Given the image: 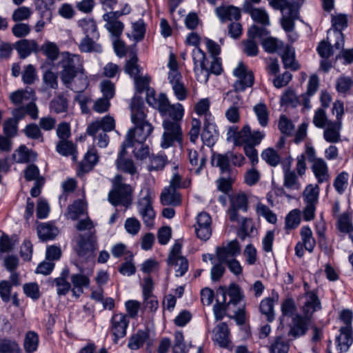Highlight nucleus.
<instances>
[{
    "mask_svg": "<svg viewBox=\"0 0 353 353\" xmlns=\"http://www.w3.org/2000/svg\"><path fill=\"white\" fill-rule=\"evenodd\" d=\"M146 101L149 105L157 109L162 115L168 113L173 120L166 119L163 122L164 132L162 135L161 147L165 149L172 146L174 142L181 143L183 134L179 121L182 119L184 113L182 105L179 103L170 104L164 93H161L157 97L154 90H148Z\"/></svg>",
    "mask_w": 353,
    "mask_h": 353,
    "instance_id": "nucleus-1",
    "label": "nucleus"
},
{
    "mask_svg": "<svg viewBox=\"0 0 353 353\" xmlns=\"http://www.w3.org/2000/svg\"><path fill=\"white\" fill-rule=\"evenodd\" d=\"M59 64L62 69L60 72L61 79L67 88L73 89L72 83L77 76L80 83L76 88L77 91L83 90L87 87L88 81L83 73V61L79 55L63 52L61 53Z\"/></svg>",
    "mask_w": 353,
    "mask_h": 353,
    "instance_id": "nucleus-2",
    "label": "nucleus"
},
{
    "mask_svg": "<svg viewBox=\"0 0 353 353\" xmlns=\"http://www.w3.org/2000/svg\"><path fill=\"white\" fill-rule=\"evenodd\" d=\"M123 179L120 174L117 175L113 181L114 189L109 193V201L114 205L121 204L128 207L132 201V187L123 183Z\"/></svg>",
    "mask_w": 353,
    "mask_h": 353,
    "instance_id": "nucleus-3",
    "label": "nucleus"
},
{
    "mask_svg": "<svg viewBox=\"0 0 353 353\" xmlns=\"http://www.w3.org/2000/svg\"><path fill=\"white\" fill-rule=\"evenodd\" d=\"M265 136L264 131L252 132L248 125H245L239 132L234 127H230L228 132V139L233 138L236 145L248 144L255 146L261 143Z\"/></svg>",
    "mask_w": 353,
    "mask_h": 353,
    "instance_id": "nucleus-4",
    "label": "nucleus"
},
{
    "mask_svg": "<svg viewBox=\"0 0 353 353\" xmlns=\"http://www.w3.org/2000/svg\"><path fill=\"white\" fill-rule=\"evenodd\" d=\"M94 232L81 234L77 240L76 252L81 262L93 260L97 249V239Z\"/></svg>",
    "mask_w": 353,
    "mask_h": 353,
    "instance_id": "nucleus-5",
    "label": "nucleus"
},
{
    "mask_svg": "<svg viewBox=\"0 0 353 353\" xmlns=\"http://www.w3.org/2000/svg\"><path fill=\"white\" fill-rule=\"evenodd\" d=\"M332 29L327 32V39L332 42L336 39L334 48L337 50L343 49L344 46V37L341 30L347 26V16L344 14H338L332 17Z\"/></svg>",
    "mask_w": 353,
    "mask_h": 353,
    "instance_id": "nucleus-6",
    "label": "nucleus"
},
{
    "mask_svg": "<svg viewBox=\"0 0 353 353\" xmlns=\"http://www.w3.org/2000/svg\"><path fill=\"white\" fill-rule=\"evenodd\" d=\"M192 59L194 62V71L196 76V79L205 83L208 82L210 72L208 68V61L206 59V55L199 48L193 50Z\"/></svg>",
    "mask_w": 353,
    "mask_h": 353,
    "instance_id": "nucleus-7",
    "label": "nucleus"
},
{
    "mask_svg": "<svg viewBox=\"0 0 353 353\" xmlns=\"http://www.w3.org/2000/svg\"><path fill=\"white\" fill-rule=\"evenodd\" d=\"M142 197L139 199L137 208L144 223L148 226L153 225L155 212L152 206V193L148 188L141 191Z\"/></svg>",
    "mask_w": 353,
    "mask_h": 353,
    "instance_id": "nucleus-8",
    "label": "nucleus"
},
{
    "mask_svg": "<svg viewBox=\"0 0 353 353\" xmlns=\"http://www.w3.org/2000/svg\"><path fill=\"white\" fill-rule=\"evenodd\" d=\"M153 126L148 121L134 123V128H130L125 136L126 144H132V141H145L153 131Z\"/></svg>",
    "mask_w": 353,
    "mask_h": 353,
    "instance_id": "nucleus-9",
    "label": "nucleus"
},
{
    "mask_svg": "<svg viewBox=\"0 0 353 353\" xmlns=\"http://www.w3.org/2000/svg\"><path fill=\"white\" fill-rule=\"evenodd\" d=\"M234 75L237 80L234 83V88L237 91H243L245 88L252 87L254 83V74L251 71H248L242 63H239L238 66L233 71Z\"/></svg>",
    "mask_w": 353,
    "mask_h": 353,
    "instance_id": "nucleus-10",
    "label": "nucleus"
},
{
    "mask_svg": "<svg viewBox=\"0 0 353 353\" xmlns=\"http://www.w3.org/2000/svg\"><path fill=\"white\" fill-rule=\"evenodd\" d=\"M196 236L202 241H207L212 235V219L205 212H200L196 216L194 225Z\"/></svg>",
    "mask_w": 353,
    "mask_h": 353,
    "instance_id": "nucleus-11",
    "label": "nucleus"
},
{
    "mask_svg": "<svg viewBox=\"0 0 353 353\" xmlns=\"http://www.w3.org/2000/svg\"><path fill=\"white\" fill-rule=\"evenodd\" d=\"M129 324L128 316L123 314H116L111 319L110 332L114 336V343H117L119 339L126 335V330Z\"/></svg>",
    "mask_w": 353,
    "mask_h": 353,
    "instance_id": "nucleus-12",
    "label": "nucleus"
},
{
    "mask_svg": "<svg viewBox=\"0 0 353 353\" xmlns=\"http://www.w3.org/2000/svg\"><path fill=\"white\" fill-rule=\"evenodd\" d=\"M125 13L126 12H119V11L109 12L103 16V20L106 22L105 27L115 38L119 39L123 32L124 26L118 20V18Z\"/></svg>",
    "mask_w": 353,
    "mask_h": 353,
    "instance_id": "nucleus-13",
    "label": "nucleus"
},
{
    "mask_svg": "<svg viewBox=\"0 0 353 353\" xmlns=\"http://www.w3.org/2000/svg\"><path fill=\"white\" fill-rule=\"evenodd\" d=\"M241 252L237 241H232L224 247L216 248V256L220 263H227Z\"/></svg>",
    "mask_w": 353,
    "mask_h": 353,
    "instance_id": "nucleus-14",
    "label": "nucleus"
},
{
    "mask_svg": "<svg viewBox=\"0 0 353 353\" xmlns=\"http://www.w3.org/2000/svg\"><path fill=\"white\" fill-rule=\"evenodd\" d=\"M310 323V321L307 317H303L298 314H295L292 317L288 335L294 339L305 335L308 330Z\"/></svg>",
    "mask_w": 353,
    "mask_h": 353,
    "instance_id": "nucleus-15",
    "label": "nucleus"
},
{
    "mask_svg": "<svg viewBox=\"0 0 353 353\" xmlns=\"http://www.w3.org/2000/svg\"><path fill=\"white\" fill-rule=\"evenodd\" d=\"M115 128V121L110 116H105L101 120L91 123L88 128L87 133L90 136H95L99 131L110 132Z\"/></svg>",
    "mask_w": 353,
    "mask_h": 353,
    "instance_id": "nucleus-16",
    "label": "nucleus"
},
{
    "mask_svg": "<svg viewBox=\"0 0 353 353\" xmlns=\"http://www.w3.org/2000/svg\"><path fill=\"white\" fill-rule=\"evenodd\" d=\"M131 120L134 123L148 121L144 103L139 97L134 96L130 104Z\"/></svg>",
    "mask_w": 353,
    "mask_h": 353,
    "instance_id": "nucleus-17",
    "label": "nucleus"
},
{
    "mask_svg": "<svg viewBox=\"0 0 353 353\" xmlns=\"http://www.w3.org/2000/svg\"><path fill=\"white\" fill-rule=\"evenodd\" d=\"M245 12L248 13L251 18L256 22L267 26L270 24L269 15L265 9L255 8L250 3L245 2L243 6Z\"/></svg>",
    "mask_w": 353,
    "mask_h": 353,
    "instance_id": "nucleus-18",
    "label": "nucleus"
},
{
    "mask_svg": "<svg viewBox=\"0 0 353 353\" xmlns=\"http://www.w3.org/2000/svg\"><path fill=\"white\" fill-rule=\"evenodd\" d=\"M226 301V288L219 287L216 291V303L213 307L214 317L216 321L221 320L225 315V312L229 307Z\"/></svg>",
    "mask_w": 353,
    "mask_h": 353,
    "instance_id": "nucleus-19",
    "label": "nucleus"
},
{
    "mask_svg": "<svg viewBox=\"0 0 353 353\" xmlns=\"http://www.w3.org/2000/svg\"><path fill=\"white\" fill-rule=\"evenodd\" d=\"M168 79L176 99L179 101L185 100L188 96V90L182 81L181 73L173 72L172 74H168Z\"/></svg>",
    "mask_w": 353,
    "mask_h": 353,
    "instance_id": "nucleus-20",
    "label": "nucleus"
},
{
    "mask_svg": "<svg viewBox=\"0 0 353 353\" xmlns=\"http://www.w3.org/2000/svg\"><path fill=\"white\" fill-rule=\"evenodd\" d=\"M125 145H121V150L116 161L117 168L125 173L134 175L137 173V168L131 159L125 157L127 154V151L125 150Z\"/></svg>",
    "mask_w": 353,
    "mask_h": 353,
    "instance_id": "nucleus-21",
    "label": "nucleus"
},
{
    "mask_svg": "<svg viewBox=\"0 0 353 353\" xmlns=\"http://www.w3.org/2000/svg\"><path fill=\"white\" fill-rule=\"evenodd\" d=\"M145 343L148 346L152 345L150 339V333L148 329L139 330L132 334L130 339L128 347L132 350H137L141 348Z\"/></svg>",
    "mask_w": 353,
    "mask_h": 353,
    "instance_id": "nucleus-22",
    "label": "nucleus"
},
{
    "mask_svg": "<svg viewBox=\"0 0 353 353\" xmlns=\"http://www.w3.org/2000/svg\"><path fill=\"white\" fill-rule=\"evenodd\" d=\"M127 141H124L122 145H125V150L128 148H132V154L136 159L143 161L150 156V148L145 141H132V144H126Z\"/></svg>",
    "mask_w": 353,
    "mask_h": 353,
    "instance_id": "nucleus-23",
    "label": "nucleus"
},
{
    "mask_svg": "<svg viewBox=\"0 0 353 353\" xmlns=\"http://www.w3.org/2000/svg\"><path fill=\"white\" fill-rule=\"evenodd\" d=\"M213 340L222 347H228L230 342V332L225 323H219L214 329Z\"/></svg>",
    "mask_w": 353,
    "mask_h": 353,
    "instance_id": "nucleus-24",
    "label": "nucleus"
},
{
    "mask_svg": "<svg viewBox=\"0 0 353 353\" xmlns=\"http://www.w3.org/2000/svg\"><path fill=\"white\" fill-rule=\"evenodd\" d=\"M337 348L340 352H346L352 344V331L350 327H342L340 334L336 338Z\"/></svg>",
    "mask_w": 353,
    "mask_h": 353,
    "instance_id": "nucleus-25",
    "label": "nucleus"
},
{
    "mask_svg": "<svg viewBox=\"0 0 353 353\" xmlns=\"http://www.w3.org/2000/svg\"><path fill=\"white\" fill-rule=\"evenodd\" d=\"M98 162V156L96 150L92 148L85 154L83 160L79 166L78 174L83 175L91 171L94 165Z\"/></svg>",
    "mask_w": 353,
    "mask_h": 353,
    "instance_id": "nucleus-26",
    "label": "nucleus"
},
{
    "mask_svg": "<svg viewBox=\"0 0 353 353\" xmlns=\"http://www.w3.org/2000/svg\"><path fill=\"white\" fill-rule=\"evenodd\" d=\"M15 48L22 59L39 51V46L34 40L21 39L15 43Z\"/></svg>",
    "mask_w": 353,
    "mask_h": 353,
    "instance_id": "nucleus-27",
    "label": "nucleus"
},
{
    "mask_svg": "<svg viewBox=\"0 0 353 353\" xmlns=\"http://www.w3.org/2000/svg\"><path fill=\"white\" fill-rule=\"evenodd\" d=\"M216 13L223 21L239 20L241 17L240 10L233 6H222L216 8Z\"/></svg>",
    "mask_w": 353,
    "mask_h": 353,
    "instance_id": "nucleus-28",
    "label": "nucleus"
},
{
    "mask_svg": "<svg viewBox=\"0 0 353 353\" xmlns=\"http://www.w3.org/2000/svg\"><path fill=\"white\" fill-rule=\"evenodd\" d=\"M325 128L323 137L326 141L335 143L341 141V123L334 121L329 122Z\"/></svg>",
    "mask_w": 353,
    "mask_h": 353,
    "instance_id": "nucleus-29",
    "label": "nucleus"
},
{
    "mask_svg": "<svg viewBox=\"0 0 353 353\" xmlns=\"http://www.w3.org/2000/svg\"><path fill=\"white\" fill-rule=\"evenodd\" d=\"M306 301L303 306V317H307L310 321L312 314L319 308H320V302L317 296L312 292L305 294Z\"/></svg>",
    "mask_w": 353,
    "mask_h": 353,
    "instance_id": "nucleus-30",
    "label": "nucleus"
},
{
    "mask_svg": "<svg viewBox=\"0 0 353 353\" xmlns=\"http://www.w3.org/2000/svg\"><path fill=\"white\" fill-rule=\"evenodd\" d=\"M312 170L319 183H321L329 180L328 168L324 159L316 160V162L312 165Z\"/></svg>",
    "mask_w": 353,
    "mask_h": 353,
    "instance_id": "nucleus-31",
    "label": "nucleus"
},
{
    "mask_svg": "<svg viewBox=\"0 0 353 353\" xmlns=\"http://www.w3.org/2000/svg\"><path fill=\"white\" fill-rule=\"evenodd\" d=\"M161 202L163 205H178L181 202V195L172 188H165L161 194Z\"/></svg>",
    "mask_w": 353,
    "mask_h": 353,
    "instance_id": "nucleus-32",
    "label": "nucleus"
},
{
    "mask_svg": "<svg viewBox=\"0 0 353 353\" xmlns=\"http://www.w3.org/2000/svg\"><path fill=\"white\" fill-rule=\"evenodd\" d=\"M78 26L81 28L85 37H99L97 23L93 19H82L78 21Z\"/></svg>",
    "mask_w": 353,
    "mask_h": 353,
    "instance_id": "nucleus-33",
    "label": "nucleus"
},
{
    "mask_svg": "<svg viewBox=\"0 0 353 353\" xmlns=\"http://www.w3.org/2000/svg\"><path fill=\"white\" fill-rule=\"evenodd\" d=\"M70 280L73 285L72 292L76 297H79L83 293V288L88 287L90 283L89 278L81 274H72Z\"/></svg>",
    "mask_w": 353,
    "mask_h": 353,
    "instance_id": "nucleus-34",
    "label": "nucleus"
},
{
    "mask_svg": "<svg viewBox=\"0 0 353 353\" xmlns=\"http://www.w3.org/2000/svg\"><path fill=\"white\" fill-rule=\"evenodd\" d=\"M285 68H290L292 70L299 69V65L295 61L294 50L286 46L280 53Z\"/></svg>",
    "mask_w": 353,
    "mask_h": 353,
    "instance_id": "nucleus-35",
    "label": "nucleus"
},
{
    "mask_svg": "<svg viewBox=\"0 0 353 353\" xmlns=\"http://www.w3.org/2000/svg\"><path fill=\"white\" fill-rule=\"evenodd\" d=\"M10 99L14 104H21L26 101L32 100L35 101V93L32 90H20L12 92Z\"/></svg>",
    "mask_w": 353,
    "mask_h": 353,
    "instance_id": "nucleus-36",
    "label": "nucleus"
},
{
    "mask_svg": "<svg viewBox=\"0 0 353 353\" xmlns=\"http://www.w3.org/2000/svg\"><path fill=\"white\" fill-rule=\"evenodd\" d=\"M50 109L57 114L66 112L68 109V101L62 94H59L50 103Z\"/></svg>",
    "mask_w": 353,
    "mask_h": 353,
    "instance_id": "nucleus-37",
    "label": "nucleus"
},
{
    "mask_svg": "<svg viewBox=\"0 0 353 353\" xmlns=\"http://www.w3.org/2000/svg\"><path fill=\"white\" fill-rule=\"evenodd\" d=\"M98 39L92 37H85L79 46L80 50L83 52H101L102 48L101 45L96 42V40Z\"/></svg>",
    "mask_w": 353,
    "mask_h": 353,
    "instance_id": "nucleus-38",
    "label": "nucleus"
},
{
    "mask_svg": "<svg viewBox=\"0 0 353 353\" xmlns=\"http://www.w3.org/2000/svg\"><path fill=\"white\" fill-rule=\"evenodd\" d=\"M38 236L42 241L53 239L58 234V230L56 227L48 224H42L38 226Z\"/></svg>",
    "mask_w": 353,
    "mask_h": 353,
    "instance_id": "nucleus-39",
    "label": "nucleus"
},
{
    "mask_svg": "<svg viewBox=\"0 0 353 353\" xmlns=\"http://www.w3.org/2000/svg\"><path fill=\"white\" fill-rule=\"evenodd\" d=\"M259 123L261 127H266L269 122V111L264 103H259L253 108Z\"/></svg>",
    "mask_w": 353,
    "mask_h": 353,
    "instance_id": "nucleus-40",
    "label": "nucleus"
},
{
    "mask_svg": "<svg viewBox=\"0 0 353 353\" xmlns=\"http://www.w3.org/2000/svg\"><path fill=\"white\" fill-rule=\"evenodd\" d=\"M300 234L302 243H303L305 249L309 252H312L316 245V241L312 236L311 229L307 226H304L301 229Z\"/></svg>",
    "mask_w": 353,
    "mask_h": 353,
    "instance_id": "nucleus-41",
    "label": "nucleus"
},
{
    "mask_svg": "<svg viewBox=\"0 0 353 353\" xmlns=\"http://www.w3.org/2000/svg\"><path fill=\"white\" fill-rule=\"evenodd\" d=\"M262 46L266 52L270 53L278 52L279 54L281 53L285 47L282 41L274 37H268L265 39Z\"/></svg>",
    "mask_w": 353,
    "mask_h": 353,
    "instance_id": "nucleus-42",
    "label": "nucleus"
},
{
    "mask_svg": "<svg viewBox=\"0 0 353 353\" xmlns=\"http://www.w3.org/2000/svg\"><path fill=\"white\" fill-rule=\"evenodd\" d=\"M319 194V188L318 185H308L303 193L304 201L306 204L316 205L318 201Z\"/></svg>",
    "mask_w": 353,
    "mask_h": 353,
    "instance_id": "nucleus-43",
    "label": "nucleus"
},
{
    "mask_svg": "<svg viewBox=\"0 0 353 353\" xmlns=\"http://www.w3.org/2000/svg\"><path fill=\"white\" fill-rule=\"evenodd\" d=\"M259 310L265 316L268 321L272 322L274 319L273 299L270 297L263 299L259 305Z\"/></svg>",
    "mask_w": 353,
    "mask_h": 353,
    "instance_id": "nucleus-44",
    "label": "nucleus"
},
{
    "mask_svg": "<svg viewBox=\"0 0 353 353\" xmlns=\"http://www.w3.org/2000/svg\"><path fill=\"white\" fill-rule=\"evenodd\" d=\"M198 153L196 150H188V159L189 161L192 166L194 167L191 168L192 170H194L196 174H199L202 170V168L205 165L207 158L203 156L200 160L199 163L198 159Z\"/></svg>",
    "mask_w": 353,
    "mask_h": 353,
    "instance_id": "nucleus-45",
    "label": "nucleus"
},
{
    "mask_svg": "<svg viewBox=\"0 0 353 353\" xmlns=\"http://www.w3.org/2000/svg\"><path fill=\"white\" fill-rule=\"evenodd\" d=\"M291 161H289L286 165H284V185L290 189H298L299 185L297 183V179L296 174L293 171L290 170Z\"/></svg>",
    "mask_w": 353,
    "mask_h": 353,
    "instance_id": "nucleus-46",
    "label": "nucleus"
},
{
    "mask_svg": "<svg viewBox=\"0 0 353 353\" xmlns=\"http://www.w3.org/2000/svg\"><path fill=\"white\" fill-rule=\"evenodd\" d=\"M353 88V80L349 77H341L336 82V89L341 94L347 95Z\"/></svg>",
    "mask_w": 353,
    "mask_h": 353,
    "instance_id": "nucleus-47",
    "label": "nucleus"
},
{
    "mask_svg": "<svg viewBox=\"0 0 353 353\" xmlns=\"http://www.w3.org/2000/svg\"><path fill=\"white\" fill-rule=\"evenodd\" d=\"M301 222V214L299 210L290 211L285 217V229L290 231L299 226Z\"/></svg>",
    "mask_w": 353,
    "mask_h": 353,
    "instance_id": "nucleus-48",
    "label": "nucleus"
},
{
    "mask_svg": "<svg viewBox=\"0 0 353 353\" xmlns=\"http://www.w3.org/2000/svg\"><path fill=\"white\" fill-rule=\"evenodd\" d=\"M41 50L51 61H55L59 54V49L57 45L50 41H47L42 45Z\"/></svg>",
    "mask_w": 353,
    "mask_h": 353,
    "instance_id": "nucleus-49",
    "label": "nucleus"
},
{
    "mask_svg": "<svg viewBox=\"0 0 353 353\" xmlns=\"http://www.w3.org/2000/svg\"><path fill=\"white\" fill-rule=\"evenodd\" d=\"M12 156L14 161L17 163H26L35 158L34 154L32 152H30L24 145L20 146Z\"/></svg>",
    "mask_w": 353,
    "mask_h": 353,
    "instance_id": "nucleus-50",
    "label": "nucleus"
},
{
    "mask_svg": "<svg viewBox=\"0 0 353 353\" xmlns=\"http://www.w3.org/2000/svg\"><path fill=\"white\" fill-rule=\"evenodd\" d=\"M226 293L227 296L228 295L230 298V301L227 303L229 305L230 304H238L243 297L239 286L234 283L230 284L229 288L226 289Z\"/></svg>",
    "mask_w": 353,
    "mask_h": 353,
    "instance_id": "nucleus-51",
    "label": "nucleus"
},
{
    "mask_svg": "<svg viewBox=\"0 0 353 353\" xmlns=\"http://www.w3.org/2000/svg\"><path fill=\"white\" fill-rule=\"evenodd\" d=\"M288 11V14L283 13V17L281 19V26L286 32H292L294 28V21L297 16V12L293 8Z\"/></svg>",
    "mask_w": 353,
    "mask_h": 353,
    "instance_id": "nucleus-52",
    "label": "nucleus"
},
{
    "mask_svg": "<svg viewBox=\"0 0 353 353\" xmlns=\"http://www.w3.org/2000/svg\"><path fill=\"white\" fill-rule=\"evenodd\" d=\"M83 212L84 203L81 200H77L68 206L66 216L68 219L76 220Z\"/></svg>",
    "mask_w": 353,
    "mask_h": 353,
    "instance_id": "nucleus-53",
    "label": "nucleus"
},
{
    "mask_svg": "<svg viewBox=\"0 0 353 353\" xmlns=\"http://www.w3.org/2000/svg\"><path fill=\"white\" fill-rule=\"evenodd\" d=\"M230 208L246 211L248 209V198L243 193H239L232 196L230 199Z\"/></svg>",
    "mask_w": 353,
    "mask_h": 353,
    "instance_id": "nucleus-54",
    "label": "nucleus"
},
{
    "mask_svg": "<svg viewBox=\"0 0 353 353\" xmlns=\"http://www.w3.org/2000/svg\"><path fill=\"white\" fill-rule=\"evenodd\" d=\"M138 58L137 55L133 54L132 57L126 61L125 65V72L128 74L133 79L135 78V76L140 75L141 73V68L137 63Z\"/></svg>",
    "mask_w": 353,
    "mask_h": 353,
    "instance_id": "nucleus-55",
    "label": "nucleus"
},
{
    "mask_svg": "<svg viewBox=\"0 0 353 353\" xmlns=\"http://www.w3.org/2000/svg\"><path fill=\"white\" fill-rule=\"evenodd\" d=\"M39 338L34 332H28L24 339V349L28 353L34 352L38 347Z\"/></svg>",
    "mask_w": 353,
    "mask_h": 353,
    "instance_id": "nucleus-56",
    "label": "nucleus"
},
{
    "mask_svg": "<svg viewBox=\"0 0 353 353\" xmlns=\"http://www.w3.org/2000/svg\"><path fill=\"white\" fill-rule=\"evenodd\" d=\"M337 225L341 232L350 233L353 230L352 219L347 213H344L337 217Z\"/></svg>",
    "mask_w": 353,
    "mask_h": 353,
    "instance_id": "nucleus-57",
    "label": "nucleus"
},
{
    "mask_svg": "<svg viewBox=\"0 0 353 353\" xmlns=\"http://www.w3.org/2000/svg\"><path fill=\"white\" fill-rule=\"evenodd\" d=\"M348 178V174L345 172H341L335 178L333 185L339 194H342L345 192L347 187Z\"/></svg>",
    "mask_w": 353,
    "mask_h": 353,
    "instance_id": "nucleus-58",
    "label": "nucleus"
},
{
    "mask_svg": "<svg viewBox=\"0 0 353 353\" xmlns=\"http://www.w3.org/2000/svg\"><path fill=\"white\" fill-rule=\"evenodd\" d=\"M256 212L259 216L264 217L270 223H276V215L265 205L259 203L256 205Z\"/></svg>",
    "mask_w": 353,
    "mask_h": 353,
    "instance_id": "nucleus-59",
    "label": "nucleus"
},
{
    "mask_svg": "<svg viewBox=\"0 0 353 353\" xmlns=\"http://www.w3.org/2000/svg\"><path fill=\"white\" fill-rule=\"evenodd\" d=\"M1 353H19L18 344L12 340L7 339H0Z\"/></svg>",
    "mask_w": 353,
    "mask_h": 353,
    "instance_id": "nucleus-60",
    "label": "nucleus"
},
{
    "mask_svg": "<svg viewBox=\"0 0 353 353\" xmlns=\"http://www.w3.org/2000/svg\"><path fill=\"white\" fill-rule=\"evenodd\" d=\"M329 122L332 121L328 120L325 111L323 108L317 109L313 117V123L315 126L323 128L328 125Z\"/></svg>",
    "mask_w": 353,
    "mask_h": 353,
    "instance_id": "nucleus-61",
    "label": "nucleus"
},
{
    "mask_svg": "<svg viewBox=\"0 0 353 353\" xmlns=\"http://www.w3.org/2000/svg\"><path fill=\"white\" fill-rule=\"evenodd\" d=\"M167 162V157L165 155H152L150 157V164L148 166V170L150 171L161 170Z\"/></svg>",
    "mask_w": 353,
    "mask_h": 353,
    "instance_id": "nucleus-62",
    "label": "nucleus"
},
{
    "mask_svg": "<svg viewBox=\"0 0 353 353\" xmlns=\"http://www.w3.org/2000/svg\"><path fill=\"white\" fill-rule=\"evenodd\" d=\"M261 157L268 164L272 166L277 165L281 159L280 156L273 148H268L265 150L261 154Z\"/></svg>",
    "mask_w": 353,
    "mask_h": 353,
    "instance_id": "nucleus-63",
    "label": "nucleus"
},
{
    "mask_svg": "<svg viewBox=\"0 0 353 353\" xmlns=\"http://www.w3.org/2000/svg\"><path fill=\"white\" fill-rule=\"evenodd\" d=\"M288 343L281 336L277 337L270 346V353H288Z\"/></svg>",
    "mask_w": 353,
    "mask_h": 353,
    "instance_id": "nucleus-64",
    "label": "nucleus"
}]
</instances>
